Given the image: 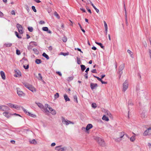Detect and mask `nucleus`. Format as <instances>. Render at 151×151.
Here are the masks:
<instances>
[{
  "label": "nucleus",
  "mask_w": 151,
  "mask_h": 151,
  "mask_svg": "<svg viewBox=\"0 0 151 151\" xmlns=\"http://www.w3.org/2000/svg\"><path fill=\"white\" fill-rule=\"evenodd\" d=\"M45 106L47 111L51 113L53 115H55L56 114V111L50 107L48 104H45Z\"/></svg>",
  "instance_id": "nucleus-1"
},
{
  "label": "nucleus",
  "mask_w": 151,
  "mask_h": 151,
  "mask_svg": "<svg viewBox=\"0 0 151 151\" xmlns=\"http://www.w3.org/2000/svg\"><path fill=\"white\" fill-rule=\"evenodd\" d=\"M24 86L32 92H35L36 91V89L32 85L29 84L28 83H25L24 84Z\"/></svg>",
  "instance_id": "nucleus-2"
},
{
  "label": "nucleus",
  "mask_w": 151,
  "mask_h": 151,
  "mask_svg": "<svg viewBox=\"0 0 151 151\" xmlns=\"http://www.w3.org/2000/svg\"><path fill=\"white\" fill-rule=\"evenodd\" d=\"M124 135V132H122L119 133V137H117L114 139V140L116 142H120L122 140V138Z\"/></svg>",
  "instance_id": "nucleus-3"
},
{
  "label": "nucleus",
  "mask_w": 151,
  "mask_h": 151,
  "mask_svg": "<svg viewBox=\"0 0 151 151\" xmlns=\"http://www.w3.org/2000/svg\"><path fill=\"white\" fill-rule=\"evenodd\" d=\"M62 120L63 123L66 125H68L69 124H74L73 122L68 120L67 119H65L63 117H62Z\"/></svg>",
  "instance_id": "nucleus-4"
},
{
  "label": "nucleus",
  "mask_w": 151,
  "mask_h": 151,
  "mask_svg": "<svg viewBox=\"0 0 151 151\" xmlns=\"http://www.w3.org/2000/svg\"><path fill=\"white\" fill-rule=\"evenodd\" d=\"M129 87L128 82L127 81H125L123 84V90L124 92H125L127 89Z\"/></svg>",
  "instance_id": "nucleus-5"
},
{
  "label": "nucleus",
  "mask_w": 151,
  "mask_h": 151,
  "mask_svg": "<svg viewBox=\"0 0 151 151\" xmlns=\"http://www.w3.org/2000/svg\"><path fill=\"white\" fill-rule=\"evenodd\" d=\"M96 139L98 143L102 147L105 146V142L101 138L99 137H97L96 138Z\"/></svg>",
  "instance_id": "nucleus-6"
},
{
  "label": "nucleus",
  "mask_w": 151,
  "mask_h": 151,
  "mask_svg": "<svg viewBox=\"0 0 151 151\" xmlns=\"http://www.w3.org/2000/svg\"><path fill=\"white\" fill-rule=\"evenodd\" d=\"M3 115L4 116H5L7 118L11 116V115H15L16 116H18L21 117V116L20 115H19V114H17L16 113H14L13 114H11L9 113L8 112H4L3 113Z\"/></svg>",
  "instance_id": "nucleus-7"
},
{
  "label": "nucleus",
  "mask_w": 151,
  "mask_h": 151,
  "mask_svg": "<svg viewBox=\"0 0 151 151\" xmlns=\"http://www.w3.org/2000/svg\"><path fill=\"white\" fill-rule=\"evenodd\" d=\"M150 134H151V127L148 128L143 133V135L144 136Z\"/></svg>",
  "instance_id": "nucleus-8"
},
{
  "label": "nucleus",
  "mask_w": 151,
  "mask_h": 151,
  "mask_svg": "<svg viewBox=\"0 0 151 151\" xmlns=\"http://www.w3.org/2000/svg\"><path fill=\"white\" fill-rule=\"evenodd\" d=\"M16 26L18 29L19 33L21 34H22L23 33V29L22 25L19 24H17Z\"/></svg>",
  "instance_id": "nucleus-9"
},
{
  "label": "nucleus",
  "mask_w": 151,
  "mask_h": 151,
  "mask_svg": "<svg viewBox=\"0 0 151 151\" xmlns=\"http://www.w3.org/2000/svg\"><path fill=\"white\" fill-rule=\"evenodd\" d=\"M17 93L20 97H22L24 96V93L19 88H17Z\"/></svg>",
  "instance_id": "nucleus-10"
},
{
  "label": "nucleus",
  "mask_w": 151,
  "mask_h": 151,
  "mask_svg": "<svg viewBox=\"0 0 151 151\" xmlns=\"http://www.w3.org/2000/svg\"><path fill=\"white\" fill-rule=\"evenodd\" d=\"M15 71L16 73V74H15L14 75V76L15 77H19L21 76V72L19 70H15Z\"/></svg>",
  "instance_id": "nucleus-11"
},
{
  "label": "nucleus",
  "mask_w": 151,
  "mask_h": 151,
  "mask_svg": "<svg viewBox=\"0 0 151 151\" xmlns=\"http://www.w3.org/2000/svg\"><path fill=\"white\" fill-rule=\"evenodd\" d=\"M97 86L98 85L96 83H91L90 84V87L92 90L96 88Z\"/></svg>",
  "instance_id": "nucleus-12"
},
{
  "label": "nucleus",
  "mask_w": 151,
  "mask_h": 151,
  "mask_svg": "<svg viewBox=\"0 0 151 151\" xmlns=\"http://www.w3.org/2000/svg\"><path fill=\"white\" fill-rule=\"evenodd\" d=\"M0 73L2 79L3 80H5L6 77L4 72L3 71H1L0 72Z\"/></svg>",
  "instance_id": "nucleus-13"
},
{
  "label": "nucleus",
  "mask_w": 151,
  "mask_h": 151,
  "mask_svg": "<svg viewBox=\"0 0 151 151\" xmlns=\"http://www.w3.org/2000/svg\"><path fill=\"white\" fill-rule=\"evenodd\" d=\"M93 126L91 124H88L86 128V129L87 131L89 129L91 128Z\"/></svg>",
  "instance_id": "nucleus-14"
},
{
  "label": "nucleus",
  "mask_w": 151,
  "mask_h": 151,
  "mask_svg": "<svg viewBox=\"0 0 151 151\" xmlns=\"http://www.w3.org/2000/svg\"><path fill=\"white\" fill-rule=\"evenodd\" d=\"M104 112L108 116H109V117H111V114L110 112L109 111L107 110H105L104 111Z\"/></svg>",
  "instance_id": "nucleus-15"
},
{
  "label": "nucleus",
  "mask_w": 151,
  "mask_h": 151,
  "mask_svg": "<svg viewBox=\"0 0 151 151\" xmlns=\"http://www.w3.org/2000/svg\"><path fill=\"white\" fill-rule=\"evenodd\" d=\"M30 46L32 47H33L34 46H36L37 45V43L36 42H31L30 43Z\"/></svg>",
  "instance_id": "nucleus-16"
},
{
  "label": "nucleus",
  "mask_w": 151,
  "mask_h": 151,
  "mask_svg": "<svg viewBox=\"0 0 151 151\" xmlns=\"http://www.w3.org/2000/svg\"><path fill=\"white\" fill-rule=\"evenodd\" d=\"M64 97L66 102L70 101V99L68 97V96L66 94H65L64 95Z\"/></svg>",
  "instance_id": "nucleus-17"
},
{
  "label": "nucleus",
  "mask_w": 151,
  "mask_h": 151,
  "mask_svg": "<svg viewBox=\"0 0 151 151\" xmlns=\"http://www.w3.org/2000/svg\"><path fill=\"white\" fill-rule=\"evenodd\" d=\"M89 70V68H87V69H86V70L85 71V72L86 73H85L84 76H85V78L86 79H87L88 78V76H87L88 72Z\"/></svg>",
  "instance_id": "nucleus-18"
},
{
  "label": "nucleus",
  "mask_w": 151,
  "mask_h": 151,
  "mask_svg": "<svg viewBox=\"0 0 151 151\" xmlns=\"http://www.w3.org/2000/svg\"><path fill=\"white\" fill-rule=\"evenodd\" d=\"M102 119L103 120H105L106 121H108L109 120L108 118L106 117L105 115H104L102 118Z\"/></svg>",
  "instance_id": "nucleus-19"
},
{
  "label": "nucleus",
  "mask_w": 151,
  "mask_h": 151,
  "mask_svg": "<svg viewBox=\"0 0 151 151\" xmlns=\"http://www.w3.org/2000/svg\"><path fill=\"white\" fill-rule=\"evenodd\" d=\"M124 68V64L123 63L119 67V70H122Z\"/></svg>",
  "instance_id": "nucleus-20"
},
{
  "label": "nucleus",
  "mask_w": 151,
  "mask_h": 151,
  "mask_svg": "<svg viewBox=\"0 0 151 151\" xmlns=\"http://www.w3.org/2000/svg\"><path fill=\"white\" fill-rule=\"evenodd\" d=\"M36 104L38 105V106L40 108L43 109L44 108L43 105L40 103H36Z\"/></svg>",
  "instance_id": "nucleus-21"
},
{
  "label": "nucleus",
  "mask_w": 151,
  "mask_h": 151,
  "mask_svg": "<svg viewBox=\"0 0 151 151\" xmlns=\"http://www.w3.org/2000/svg\"><path fill=\"white\" fill-rule=\"evenodd\" d=\"M95 43L97 45L100 46L102 48L104 49V47L103 46L102 44L101 43L98 42H95Z\"/></svg>",
  "instance_id": "nucleus-22"
},
{
  "label": "nucleus",
  "mask_w": 151,
  "mask_h": 151,
  "mask_svg": "<svg viewBox=\"0 0 151 151\" xmlns=\"http://www.w3.org/2000/svg\"><path fill=\"white\" fill-rule=\"evenodd\" d=\"M12 43H7L4 44V46H5L6 47H10L12 46Z\"/></svg>",
  "instance_id": "nucleus-23"
},
{
  "label": "nucleus",
  "mask_w": 151,
  "mask_h": 151,
  "mask_svg": "<svg viewBox=\"0 0 151 151\" xmlns=\"http://www.w3.org/2000/svg\"><path fill=\"white\" fill-rule=\"evenodd\" d=\"M42 56L46 58L48 60L49 59V56L46 54L45 52L43 53Z\"/></svg>",
  "instance_id": "nucleus-24"
},
{
  "label": "nucleus",
  "mask_w": 151,
  "mask_h": 151,
  "mask_svg": "<svg viewBox=\"0 0 151 151\" xmlns=\"http://www.w3.org/2000/svg\"><path fill=\"white\" fill-rule=\"evenodd\" d=\"M81 70L82 71H83L86 68V67L84 65H81Z\"/></svg>",
  "instance_id": "nucleus-25"
},
{
  "label": "nucleus",
  "mask_w": 151,
  "mask_h": 151,
  "mask_svg": "<svg viewBox=\"0 0 151 151\" xmlns=\"http://www.w3.org/2000/svg\"><path fill=\"white\" fill-rule=\"evenodd\" d=\"M36 63L39 64L41 63V60L40 59H37L35 60Z\"/></svg>",
  "instance_id": "nucleus-26"
},
{
  "label": "nucleus",
  "mask_w": 151,
  "mask_h": 151,
  "mask_svg": "<svg viewBox=\"0 0 151 151\" xmlns=\"http://www.w3.org/2000/svg\"><path fill=\"white\" fill-rule=\"evenodd\" d=\"M38 77H37V78L38 79L40 80H42V76L41 75V74L40 73H38Z\"/></svg>",
  "instance_id": "nucleus-27"
},
{
  "label": "nucleus",
  "mask_w": 151,
  "mask_h": 151,
  "mask_svg": "<svg viewBox=\"0 0 151 151\" xmlns=\"http://www.w3.org/2000/svg\"><path fill=\"white\" fill-rule=\"evenodd\" d=\"M4 107L7 108V109H8V107L5 106H0V109L2 110V111H4V109H3V107Z\"/></svg>",
  "instance_id": "nucleus-28"
},
{
  "label": "nucleus",
  "mask_w": 151,
  "mask_h": 151,
  "mask_svg": "<svg viewBox=\"0 0 151 151\" xmlns=\"http://www.w3.org/2000/svg\"><path fill=\"white\" fill-rule=\"evenodd\" d=\"M33 51L36 54H38L39 53V52L37 49H35V48L33 49Z\"/></svg>",
  "instance_id": "nucleus-29"
},
{
  "label": "nucleus",
  "mask_w": 151,
  "mask_h": 151,
  "mask_svg": "<svg viewBox=\"0 0 151 151\" xmlns=\"http://www.w3.org/2000/svg\"><path fill=\"white\" fill-rule=\"evenodd\" d=\"M15 34L17 37H18L19 38H21L22 37L20 36H19L18 33L17 32H15Z\"/></svg>",
  "instance_id": "nucleus-30"
},
{
  "label": "nucleus",
  "mask_w": 151,
  "mask_h": 151,
  "mask_svg": "<svg viewBox=\"0 0 151 151\" xmlns=\"http://www.w3.org/2000/svg\"><path fill=\"white\" fill-rule=\"evenodd\" d=\"M8 105L11 108H14L15 105H14V104L12 103H9V104H8Z\"/></svg>",
  "instance_id": "nucleus-31"
},
{
  "label": "nucleus",
  "mask_w": 151,
  "mask_h": 151,
  "mask_svg": "<svg viewBox=\"0 0 151 151\" xmlns=\"http://www.w3.org/2000/svg\"><path fill=\"white\" fill-rule=\"evenodd\" d=\"M28 115L32 117H35L36 116L35 115L32 114L29 112L28 113Z\"/></svg>",
  "instance_id": "nucleus-32"
},
{
  "label": "nucleus",
  "mask_w": 151,
  "mask_h": 151,
  "mask_svg": "<svg viewBox=\"0 0 151 151\" xmlns=\"http://www.w3.org/2000/svg\"><path fill=\"white\" fill-rule=\"evenodd\" d=\"M22 109L24 111V112L27 114V115H28V113H29V112H27V111L26 109H25L23 107H21Z\"/></svg>",
  "instance_id": "nucleus-33"
},
{
  "label": "nucleus",
  "mask_w": 151,
  "mask_h": 151,
  "mask_svg": "<svg viewBox=\"0 0 151 151\" xmlns=\"http://www.w3.org/2000/svg\"><path fill=\"white\" fill-rule=\"evenodd\" d=\"M42 29L45 31H48V28L47 27H42Z\"/></svg>",
  "instance_id": "nucleus-34"
},
{
  "label": "nucleus",
  "mask_w": 151,
  "mask_h": 151,
  "mask_svg": "<svg viewBox=\"0 0 151 151\" xmlns=\"http://www.w3.org/2000/svg\"><path fill=\"white\" fill-rule=\"evenodd\" d=\"M20 107L17 105H15L14 108L17 109L19 110L20 109Z\"/></svg>",
  "instance_id": "nucleus-35"
},
{
  "label": "nucleus",
  "mask_w": 151,
  "mask_h": 151,
  "mask_svg": "<svg viewBox=\"0 0 151 151\" xmlns=\"http://www.w3.org/2000/svg\"><path fill=\"white\" fill-rule=\"evenodd\" d=\"M73 98L74 100L76 103H78V100L77 99V96L76 95L73 96Z\"/></svg>",
  "instance_id": "nucleus-36"
},
{
  "label": "nucleus",
  "mask_w": 151,
  "mask_h": 151,
  "mask_svg": "<svg viewBox=\"0 0 151 151\" xmlns=\"http://www.w3.org/2000/svg\"><path fill=\"white\" fill-rule=\"evenodd\" d=\"M30 143H32V144H36V142L35 139H33L32 140L30 141Z\"/></svg>",
  "instance_id": "nucleus-37"
},
{
  "label": "nucleus",
  "mask_w": 151,
  "mask_h": 151,
  "mask_svg": "<svg viewBox=\"0 0 151 151\" xmlns=\"http://www.w3.org/2000/svg\"><path fill=\"white\" fill-rule=\"evenodd\" d=\"M135 137L134 136L130 138V140L132 142H133L135 140Z\"/></svg>",
  "instance_id": "nucleus-38"
},
{
  "label": "nucleus",
  "mask_w": 151,
  "mask_h": 151,
  "mask_svg": "<svg viewBox=\"0 0 151 151\" xmlns=\"http://www.w3.org/2000/svg\"><path fill=\"white\" fill-rule=\"evenodd\" d=\"M28 29L30 32H32L33 31V28L32 27H28Z\"/></svg>",
  "instance_id": "nucleus-39"
},
{
  "label": "nucleus",
  "mask_w": 151,
  "mask_h": 151,
  "mask_svg": "<svg viewBox=\"0 0 151 151\" xmlns=\"http://www.w3.org/2000/svg\"><path fill=\"white\" fill-rule=\"evenodd\" d=\"M104 27H105V29H106V30L107 29H108L107 25L106 22H105V21H104Z\"/></svg>",
  "instance_id": "nucleus-40"
},
{
  "label": "nucleus",
  "mask_w": 151,
  "mask_h": 151,
  "mask_svg": "<svg viewBox=\"0 0 151 151\" xmlns=\"http://www.w3.org/2000/svg\"><path fill=\"white\" fill-rule=\"evenodd\" d=\"M127 52L130 54V56L131 57H132V56L133 55L132 52L129 50H127Z\"/></svg>",
  "instance_id": "nucleus-41"
},
{
  "label": "nucleus",
  "mask_w": 151,
  "mask_h": 151,
  "mask_svg": "<svg viewBox=\"0 0 151 151\" xmlns=\"http://www.w3.org/2000/svg\"><path fill=\"white\" fill-rule=\"evenodd\" d=\"M77 63L78 64H80L81 63V61L80 60V58L77 57Z\"/></svg>",
  "instance_id": "nucleus-42"
},
{
  "label": "nucleus",
  "mask_w": 151,
  "mask_h": 151,
  "mask_svg": "<svg viewBox=\"0 0 151 151\" xmlns=\"http://www.w3.org/2000/svg\"><path fill=\"white\" fill-rule=\"evenodd\" d=\"M55 15L58 19L60 18V17L59 16L58 14L56 12H54Z\"/></svg>",
  "instance_id": "nucleus-43"
},
{
  "label": "nucleus",
  "mask_w": 151,
  "mask_h": 151,
  "mask_svg": "<svg viewBox=\"0 0 151 151\" xmlns=\"http://www.w3.org/2000/svg\"><path fill=\"white\" fill-rule=\"evenodd\" d=\"M73 78V76L70 77L68 78L67 80L68 81H70L72 80Z\"/></svg>",
  "instance_id": "nucleus-44"
},
{
  "label": "nucleus",
  "mask_w": 151,
  "mask_h": 151,
  "mask_svg": "<svg viewBox=\"0 0 151 151\" xmlns=\"http://www.w3.org/2000/svg\"><path fill=\"white\" fill-rule=\"evenodd\" d=\"M62 40L64 42H66L67 41V39L66 37H64L63 38Z\"/></svg>",
  "instance_id": "nucleus-45"
},
{
  "label": "nucleus",
  "mask_w": 151,
  "mask_h": 151,
  "mask_svg": "<svg viewBox=\"0 0 151 151\" xmlns=\"http://www.w3.org/2000/svg\"><path fill=\"white\" fill-rule=\"evenodd\" d=\"M59 97V94L58 93H56L55 95V99L58 98Z\"/></svg>",
  "instance_id": "nucleus-46"
},
{
  "label": "nucleus",
  "mask_w": 151,
  "mask_h": 151,
  "mask_svg": "<svg viewBox=\"0 0 151 151\" xmlns=\"http://www.w3.org/2000/svg\"><path fill=\"white\" fill-rule=\"evenodd\" d=\"M92 106L94 108H95L96 107V104L95 103H93L92 104Z\"/></svg>",
  "instance_id": "nucleus-47"
},
{
  "label": "nucleus",
  "mask_w": 151,
  "mask_h": 151,
  "mask_svg": "<svg viewBox=\"0 0 151 151\" xmlns=\"http://www.w3.org/2000/svg\"><path fill=\"white\" fill-rule=\"evenodd\" d=\"M16 54L18 55H20L21 54V52L20 50H16Z\"/></svg>",
  "instance_id": "nucleus-48"
},
{
  "label": "nucleus",
  "mask_w": 151,
  "mask_h": 151,
  "mask_svg": "<svg viewBox=\"0 0 151 151\" xmlns=\"http://www.w3.org/2000/svg\"><path fill=\"white\" fill-rule=\"evenodd\" d=\"M32 8L35 12H36V10L35 9V7L34 6H32Z\"/></svg>",
  "instance_id": "nucleus-49"
},
{
  "label": "nucleus",
  "mask_w": 151,
  "mask_h": 151,
  "mask_svg": "<svg viewBox=\"0 0 151 151\" xmlns=\"http://www.w3.org/2000/svg\"><path fill=\"white\" fill-rule=\"evenodd\" d=\"M61 54L64 56H66L68 55V53H64L63 52H61Z\"/></svg>",
  "instance_id": "nucleus-50"
},
{
  "label": "nucleus",
  "mask_w": 151,
  "mask_h": 151,
  "mask_svg": "<svg viewBox=\"0 0 151 151\" xmlns=\"http://www.w3.org/2000/svg\"><path fill=\"white\" fill-rule=\"evenodd\" d=\"M125 15H126V18H125L126 24L127 26H128V22H127V15H126V14Z\"/></svg>",
  "instance_id": "nucleus-51"
},
{
  "label": "nucleus",
  "mask_w": 151,
  "mask_h": 151,
  "mask_svg": "<svg viewBox=\"0 0 151 151\" xmlns=\"http://www.w3.org/2000/svg\"><path fill=\"white\" fill-rule=\"evenodd\" d=\"M118 74L119 75H122V70H119V71L118 72Z\"/></svg>",
  "instance_id": "nucleus-52"
},
{
  "label": "nucleus",
  "mask_w": 151,
  "mask_h": 151,
  "mask_svg": "<svg viewBox=\"0 0 151 151\" xmlns=\"http://www.w3.org/2000/svg\"><path fill=\"white\" fill-rule=\"evenodd\" d=\"M86 9L88 10V11L90 13H91V10L89 9L88 7V6H86Z\"/></svg>",
  "instance_id": "nucleus-53"
},
{
  "label": "nucleus",
  "mask_w": 151,
  "mask_h": 151,
  "mask_svg": "<svg viewBox=\"0 0 151 151\" xmlns=\"http://www.w3.org/2000/svg\"><path fill=\"white\" fill-rule=\"evenodd\" d=\"M39 24H43L45 23V22L43 21H40L39 22Z\"/></svg>",
  "instance_id": "nucleus-54"
},
{
  "label": "nucleus",
  "mask_w": 151,
  "mask_h": 151,
  "mask_svg": "<svg viewBox=\"0 0 151 151\" xmlns=\"http://www.w3.org/2000/svg\"><path fill=\"white\" fill-rule=\"evenodd\" d=\"M91 72L92 73H97L96 70L95 69L92 70Z\"/></svg>",
  "instance_id": "nucleus-55"
},
{
  "label": "nucleus",
  "mask_w": 151,
  "mask_h": 151,
  "mask_svg": "<svg viewBox=\"0 0 151 151\" xmlns=\"http://www.w3.org/2000/svg\"><path fill=\"white\" fill-rule=\"evenodd\" d=\"M26 9L27 11V12H29L30 11V9L29 7L27 6L26 7Z\"/></svg>",
  "instance_id": "nucleus-56"
},
{
  "label": "nucleus",
  "mask_w": 151,
  "mask_h": 151,
  "mask_svg": "<svg viewBox=\"0 0 151 151\" xmlns=\"http://www.w3.org/2000/svg\"><path fill=\"white\" fill-rule=\"evenodd\" d=\"M24 68L26 69H27L29 68V65H28L27 66L24 65Z\"/></svg>",
  "instance_id": "nucleus-57"
},
{
  "label": "nucleus",
  "mask_w": 151,
  "mask_h": 151,
  "mask_svg": "<svg viewBox=\"0 0 151 151\" xmlns=\"http://www.w3.org/2000/svg\"><path fill=\"white\" fill-rule=\"evenodd\" d=\"M11 14L12 15H15V12L14 10H12L11 11Z\"/></svg>",
  "instance_id": "nucleus-58"
},
{
  "label": "nucleus",
  "mask_w": 151,
  "mask_h": 151,
  "mask_svg": "<svg viewBox=\"0 0 151 151\" xmlns=\"http://www.w3.org/2000/svg\"><path fill=\"white\" fill-rule=\"evenodd\" d=\"M56 73L57 74H58L59 76H62V74L59 71H57Z\"/></svg>",
  "instance_id": "nucleus-59"
},
{
  "label": "nucleus",
  "mask_w": 151,
  "mask_h": 151,
  "mask_svg": "<svg viewBox=\"0 0 151 151\" xmlns=\"http://www.w3.org/2000/svg\"><path fill=\"white\" fill-rule=\"evenodd\" d=\"M94 9L96 10V12L97 13H98L99 12V10L96 7H95V8H94Z\"/></svg>",
  "instance_id": "nucleus-60"
},
{
  "label": "nucleus",
  "mask_w": 151,
  "mask_h": 151,
  "mask_svg": "<svg viewBox=\"0 0 151 151\" xmlns=\"http://www.w3.org/2000/svg\"><path fill=\"white\" fill-rule=\"evenodd\" d=\"M96 78L99 81H102V79H101V78H99V77H96Z\"/></svg>",
  "instance_id": "nucleus-61"
},
{
  "label": "nucleus",
  "mask_w": 151,
  "mask_h": 151,
  "mask_svg": "<svg viewBox=\"0 0 151 151\" xmlns=\"http://www.w3.org/2000/svg\"><path fill=\"white\" fill-rule=\"evenodd\" d=\"M32 47L30 46V45L29 44V46H28L27 48L28 50H30L32 49Z\"/></svg>",
  "instance_id": "nucleus-62"
},
{
  "label": "nucleus",
  "mask_w": 151,
  "mask_h": 151,
  "mask_svg": "<svg viewBox=\"0 0 151 151\" xmlns=\"http://www.w3.org/2000/svg\"><path fill=\"white\" fill-rule=\"evenodd\" d=\"M80 9L81 10H82V11H83V12H86V10L84 9H83V8H81Z\"/></svg>",
  "instance_id": "nucleus-63"
},
{
  "label": "nucleus",
  "mask_w": 151,
  "mask_h": 151,
  "mask_svg": "<svg viewBox=\"0 0 151 151\" xmlns=\"http://www.w3.org/2000/svg\"><path fill=\"white\" fill-rule=\"evenodd\" d=\"M55 145H56V144H55V143L53 142L51 144V145L52 147H53V146H55Z\"/></svg>",
  "instance_id": "nucleus-64"
}]
</instances>
